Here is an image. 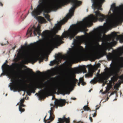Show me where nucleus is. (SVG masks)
<instances>
[{
    "label": "nucleus",
    "mask_w": 123,
    "mask_h": 123,
    "mask_svg": "<svg viewBox=\"0 0 123 123\" xmlns=\"http://www.w3.org/2000/svg\"><path fill=\"white\" fill-rule=\"evenodd\" d=\"M92 90V89H91V90H90L89 91V92H91V91Z\"/></svg>",
    "instance_id": "5fc2aeb1"
},
{
    "label": "nucleus",
    "mask_w": 123,
    "mask_h": 123,
    "mask_svg": "<svg viewBox=\"0 0 123 123\" xmlns=\"http://www.w3.org/2000/svg\"><path fill=\"white\" fill-rule=\"evenodd\" d=\"M23 20V19L22 18H21V21H22Z\"/></svg>",
    "instance_id": "6e6d98bb"
},
{
    "label": "nucleus",
    "mask_w": 123,
    "mask_h": 123,
    "mask_svg": "<svg viewBox=\"0 0 123 123\" xmlns=\"http://www.w3.org/2000/svg\"><path fill=\"white\" fill-rule=\"evenodd\" d=\"M116 77V76H114L113 77L111 78V80L112 81H114Z\"/></svg>",
    "instance_id": "f704fd0d"
},
{
    "label": "nucleus",
    "mask_w": 123,
    "mask_h": 123,
    "mask_svg": "<svg viewBox=\"0 0 123 123\" xmlns=\"http://www.w3.org/2000/svg\"><path fill=\"white\" fill-rule=\"evenodd\" d=\"M89 119L91 121V122H92L93 120H92V117H90L89 118Z\"/></svg>",
    "instance_id": "a19ab883"
},
{
    "label": "nucleus",
    "mask_w": 123,
    "mask_h": 123,
    "mask_svg": "<svg viewBox=\"0 0 123 123\" xmlns=\"http://www.w3.org/2000/svg\"><path fill=\"white\" fill-rule=\"evenodd\" d=\"M17 51V56L13 60L14 62L9 66L6 60L2 66L3 73L0 75L1 77L6 75L11 79L12 82L9 86L14 92L23 91V45Z\"/></svg>",
    "instance_id": "7ed1b4c3"
},
{
    "label": "nucleus",
    "mask_w": 123,
    "mask_h": 123,
    "mask_svg": "<svg viewBox=\"0 0 123 123\" xmlns=\"http://www.w3.org/2000/svg\"><path fill=\"white\" fill-rule=\"evenodd\" d=\"M119 79L121 80L122 81H123V75H122L120 76L119 77Z\"/></svg>",
    "instance_id": "72a5a7b5"
},
{
    "label": "nucleus",
    "mask_w": 123,
    "mask_h": 123,
    "mask_svg": "<svg viewBox=\"0 0 123 123\" xmlns=\"http://www.w3.org/2000/svg\"><path fill=\"white\" fill-rule=\"evenodd\" d=\"M74 57L73 56L71 57L69 59V62H71L74 60Z\"/></svg>",
    "instance_id": "473e14b6"
},
{
    "label": "nucleus",
    "mask_w": 123,
    "mask_h": 123,
    "mask_svg": "<svg viewBox=\"0 0 123 123\" xmlns=\"http://www.w3.org/2000/svg\"><path fill=\"white\" fill-rule=\"evenodd\" d=\"M121 63L123 64V58L122 57Z\"/></svg>",
    "instance_id": "a18cd8bd"
},
{
    "label": "nucleus",
    "mask_w": 123,
    "mask_h": 123,
    "mask_svg": "<svg viewBox=\"0 0 123 123\" xmlns=\"http://www.w3.org/2000/svg\"><path fill=\"white\" fill-rule=\"evenodd\" d=\"M111 13V12H110V11H109V13Z\"/></svg>",
    "instance_id": "0e129e2a"
},
{
    "label": "nucleus",
    "mask_w": 123,
    "mask_h": 123,
    "mask_svg": "<svg viewBox=\"0 0 123 123\" xmlns=\"http://www.w3.org/2000/svg\"><path fill=\"white\" fill-rule=\"evenodd\" d=\"M94 47V48H100L101 47V46L99 45L98 43L97 44H95V46Z\"/></svg>",
    "instance_id": "cd10ccee"
},
{
    "label": "nucleus",
    "mask_w": 123,
    "mask_h": 123,
    "mask_svg": "<svg viewBox=\"0 0 123 123\" xmlns=\"http://www.w3.org/2000/svg\"><path fill=\"white\" fill-rule=\"evenodd\" d=\"M114 94H115L114 93V92H112L111 94H110V95L109 96H111L112 95Z\"/></svg>",
    "instance_id": "79ce46f5"
},
{
    "label": "nucleus",
    "mask_w": 123,
    "mask_h": 123,
    "mask_svg": "<svg viewBox=\"0 0 123 123\" xmlns=\"http://www.w3.org/2000/svg\"><path fill=\"white\" fill-rule=\"evenodd\" d=\"M81 83L80 82H79L78 83V85L79 86H80V84Z\"/></svg>",
    "instance_id": "09e8293b"
},
{
    "label": "nucleus",
    "mask_w": 123,
    "mask_h": 123,
    "mask_svg": "<svg viewBox=\"0 0 123 123\" xmlns=\"http://www.w3.org/2000/svg\"><path fill=\"white\" fill-rule=\"evenodd\" d=\"M75 71L77 73L84 72L86 71V67L84 66H80L76 68Z\"/></svg>",
    "instance_id": "1a4fd4ad"
},
{
    "label": "nucleus",
    "mask_w": 123,
    "mask_h": 123,
    "mask_svg": "<svg viewBox=\"0 0 123 123\" xmlns=\"http://www.w3.org/2000/svg\"><path fill=\"white\" fill-rule=\"evenodd\" d=\"M106 93V92H103V94H105Z\"/></svg>",
    "instance_id": "864d4df0"
},
{
    "label": "nucleus",
    "mask_w": 123,
    "mask_h": 123,
    "mask_svg": "<svg viewBox=\"0 0 123 123\" xmlns=\"http://www.w3.org/2000/svg\"><path fill=\"white\" fill-rule=\"evenodd\" d=\"M25 109L24 108V110H23L24 112L25 111Z\"/></svg>",
    "instance_id": "680f3d73"
},
{
    "label": "nucleus",
    "mask_w": 123,
    "mask_h": 123,
    "mask_svg": "<svg viewBox=\"0 0 123 123\" xmlns=\"http://www.w3.org/2000/svg\"><path fill=\"white\" fill-rule=\"evenodd\" d=\"M119 72V69L115 70L113 72V74L115 76H118Z\"/></svg>",
    "instance_id": "6ab92c4d"
},
{
    "label": "nucleus",
    "mask_w": 123,
    "mask_h": 123,
    "mask_svg": "<svg viewBox=\"0 0 123 123\" xmlns=\"http://www.w3.org/2000/svg\"><path fill=\"white\" fill-rule=\"evenodd\" d=\"M55 63V62L54 60L53 61H51L50 62V64L49 65L50 66H53Z\"/></svg>",
    "instance_id": "7c9ffc66"
},
{
    "label": "nucleus",
    "mask_w": 123,
    "mask_h": 123,
    "mask_svg": "<svg viewBox=\"0 0 123 123\" xmlns=\"http://www.w3.org/2000/svg\"><path fill=\"white\" fill-rule=\"evenodd\" d=\"M85 35H86V36H87V37H88V36L89 35L87 33L85 32Z\"/></svg>",
    "instance_id": "c03bdc74"
},
{
    "label": "nucleus",
    "mask_w": 123,
    "mask_h": 123,
    "mask_svg": "<svg viewBox=\"0 0 123 123\" xmlns=\"http://www.w3.org/2000/svg\"><path fill=\"white\" fill-rule=\"evenodd\" d=\"M32 28H33L34 29L33 33L35 35L37 36V34H38L39 36H40L41 35L40 33V26L39 24L38 25L37 28H35L34 26H33Z\"/></svg>",
    "instance_id": "6e6552de"
},
{
    "label": "nucleus",
    "mask_w": 123,
    "mask_h": 123,
    "mask_svg": "<svg viewBox=\"0 0 123 123\" xmlns=\"http://www.w3.org/2000/svg\"><path fill=\"white\" fill-rule=\"evenodd\" d=\"M112 86L111 83H110L109 84L107 85V88H106V90L108 91H109Z\"/></svg>",
    "instance_id": "393cba45"
},
{
    "label": "nucleus",
    "mask_w": 123,
    "mask_h": 123,
    "mask_svg": "<svg viewBox=\"0 0 123 123\" xmlns=\"http://www.w3.org/2000/svg\"><path fill=\"white\" fill-rule=\"evenodd\" d=\"M58 88V87L57 86H55L54 88H53V90H54L55 91Z\"/></svg>",
    "instance_id": "c9c22d12"
},
{
    "label": "nucleus",
    "mask_w": 123,
    "mask_h": 123,
    "mask_svg": "<svg viewBox=\"0 0 123 123\" xmlns=\"http://www.w3.org/2000/svg\"><path fill=\"white\" fill-rule=\"evenodd\" d=\"M61 91L62 93L64 95L65 94H69L70 92L68 90L67 87L66 86H65L62 89H61Z\"/></svg>",
    "instance_id": "f8f14e48"
},
{
    "label": "nucleus",
    "mask_w": 123,
    "mask_h": 123,
    "mask_svg": "<svg viewBox=\"0 0 123 123\" xmlns=\"http://www.w3.org/2000/svg\"><path fill=\"white\" fill-rule=\"evenodd\" d=\"M66 101L65 99H60L59 100L56 99L55 101V105L51 104H50L51 106H53V107H54L55 106H56V108H57L58 106L62 107L65 105L66 103ZM53 107H51L50 108L51 110L49 111L48 112L50 114V116L49 118L50 119L45 120V118L46 117L44 118V120L45 123H49L50 121L53 120L54 118V116L53 114Z\"/></svg>",
    "instance_id": "39448f33"
},
{
    "label": "nucleus",
    "mask_w": 123,
    "mask_h": 123,
    "mask_svg": "<svg viewBox=\"0 0 123 123\" xmlns=\"http://www.w3.org/2000/svg\"><path fill=\"white\" fill-rule=\"evenodd\" d=\"M43 59H42L41 60H40L39 62V63H40L41 62H42V61H43Z\"/></svg>",
    "instance_id": "8fccbe9b"
},
{
    "label": "nucleus",
    "mask_w": 123,
    "mask_h": 123,
    "mask_svg": "<svg viewBox=\"0 0 123 123\" xmlns=\"http://www.w3.org/2000/svg\"><path fill=\"white\" fill-rule=\"evenodd\" d=\"M53 90L48 87H45L43 89H42L39 94L36 93L38 96L39 99L41 100L46 97L50 96L52 94Z\"/></svg>",
    "instance_id": "423d86ee"
},
{
    "label": "nucleus",
    "mask_w": 123,
    "mask_h": 123,
    "mask_svg": "<svg viewBox=\"0 0 123 123\" xmlns=\"http://www.w3.org/2000/svg\"><path fill=\"white\" fill-rule=\"evenodd\" d=\"M69 50L68 53L71 55H72L76 50V49L74 47H73L72 48H69Z\"/></svg>",
    "instance_id": "dca6fc26"
},
{
    "label": "nucleus",
    "mask_w": 123,
    "mask_h": 123,
    "mask_svg": "<svg viewBox=\"0 0 123 123\" xmlns=\"http://www.w3.org/2000/svg\"><path fill=\"white\" fill-rule=\"evenodd\" d=\"M108 99H109V98H107V100Z\"/></svg>",
    "instance_id": "69168bd1"
},
{
    "label": "nucleus",
    "mask_w": 123,
    "mask_h": 123,
    "mask_svg": "<svg viewBox=\"0 0 123 123\" xmlns=\"http://www.w3.org/2000/svg\"><path fill=\"white\" fill-rule=\"evenodd\" d=\"M36 73L38 74H41V73L39 71H37L36 72Z\"/></svg>",
    "instance_id": "58836bf2"
},
{
    "label": "nucleus",
    "mask_w": 123,
    "mask_h": 123,
    "mask_svg": "<svg viewBox=\"0 0 123 123\" xmlns=\"http://www.w3.org/2000/svg\"><path fill=\"white\" fill-rule=\"evenodd\" d=\"M32 29H31L30 30H28L26 33V35H28V37H30L31 36L32 34Z\"/></svg>",
    "instance_id": "a211bd4d"
},
{
    "label": "nucleus",
    "mask_w": 123,
    "mask_h": 123,
    "mask_svg": "<svg viewBox=\"0 0 123 123\" xmlns=\"http://www.w3.org/2000/svg\"><path fill=\"white\" fill-rule=\"evenodd\" d=\"M100 107V106H99L98 107V108H96V111H95V113H94L93 114V117H96V112H97V110Z\"/></svg>",
    "instance_id": "c756f323"
},
{
    "label": "nucleus",
    "mask_w": 123,
    "mask_h": 123,
    "mask_svg": "<svg viewBox=\"0 0 123 123\" xmlns=\"http://www.w3.org/2000/svg\"><path fill=\"white\" fill-rule=\"evenodd\" d=\"M106 57L107 60L109 61L114 59V55L113 54L109 52L106 55Z\"/></svg>",
    "instance_id": "9b49d317"
},
{
    "label": "nucleus",
    "mask_w": 123,
    "mask_h": 123,
    "mask_svg": "<svg viewBox=\"0 0 123 123\" xmlns=\"http://www.w3.org/2000/svg\"><path fill=\"white\" fill-rule=\"evenodd\" d=\"M93 51L94 52V53L91 55L90 56V57L94 61L96 59V57L97 56V55L95 51V50H94Z\"/></svg>",
    "instance_id": "f3484780"
},
{
    "label": "nucleus",
    "mask_w": 123,
    "mask_h": 123,
    "mask_svg": "<svg viewBox=\"0 0 123 123\" xmlns=\"http://www.w3.org/2000/svg\"><path fill=\"white\" fill-rule=\"evenodd\" d=\"M37 18L39 23L41 24L45 23L47 22L45 20L43 17L39 16Z\"/></svg>",
    "instance_id": "4468645a"
},
{
    "label": "nucleus",
    "mask_w": 123,
    "mask_h": 123,
    "mask_svg": "<svg viewBox=\"0 0 123 123\" xmlns=\"http://www.w3.org/2000/svg\"><path fill=\"white\" fill-rule=\"evenodd\" d=\"M106 70L105 71V72L104 75L105 77L106 80H108L110 76V74L109 73V70L108 68L105 69Z\"/></svg>",
    "instance_id": "2eb2a0df"
},
{
    "label": "nucleus",
    "mask_w": 123,
    "mask_h": 123,
    "mask_svg": "<svg viewBox=\"0 0 123 123\" xmlns=\"http://www.w3.org/2000/svg\"><path fill=\"white\" fill-rule=\"evenodd\" d=\"M49 31L48 30H45L43 32L42 34V36L43 37H45L48 33Z\"/></svg>",
    "instance_id": "412c9836"
},
{
    "label": "nucleus",
    "mask_w": 123,
    "mask_h": 123,
    "mask_svg": "<svg viewBox=\"0 0 123 123\" xmlns=\"http://www.w3.org/2000/svg\"><path fill=\"white\" fill-rule=\"evenodd\" d=\"M92 43H87V45H86V48L87 49H88L89 48H90V46L92 45Z\"/></svg>",
    "instance_id": "a878e982"
},
{
    "label": "nucleus",
    "mask_w": 123,
    "mask_h": 123,
    "mask_svg": "<svg viewBox=\"0 0 123 123\" xmlns=\"http://www.w3.org/2000/svg\"><path fill=\"white\" fill-rule=\"evenodd\" d=\"M31 9L32 10V6H31Z\"/></svg>",
    "instance_id": "13d9d810"
},
{
    "label": "nucleus",
    "mask_w": 123,
    "mask_h": 123,
    "mask_svg": "<svg viewBox=\"0 0 123 123\" xmlns=\"http://www.w3.org/2000/svg\"><path fill=\"white\" fill-rule=\"evenodd\" d=\"M24 48L25 46L24 45V92L26 91L27 94L30 96L31 93L35 92L36 88L32 84H30L27 86L26 89H25L24 74H25L27 78L30 80L31 77L32 75H35V73L32 71L31 69L27 68L24 64L25 62L28 63L35 61L37 59V58H39V56L37 58L35 56L36 52L33 49L29 50L27 52V55L25 57Z\"/></svg>",
    "instance_id": "20e7f679"
},
{
    "label": "nucleus",
    "mask_w": 123,
    "mask_h": 123,
    "mask_svg": "<svg viewBox=\"0 0 123 123\" xmlns=\"http://www.w3.org/2000/svg\"><path fill=\"white\" fill-rule=\"evenodd\" d=\"M78 80L75 79L74 80H73L70 83V84L72 85H75L77 82Z\"/></svg>",
    "instance_id": "b1692460"
},
{
    "label": "nucleus",
    "mask_w": 123,
    "mask_h": 123,
    "mask_svg": "<svg viewBox=\"0 0 123 123\" xmlns=\"http://www.w3.org/2000/svg\"><path fill=\"white\" fill-rule=\"evenodd\" d=\"M0 6H3V4H2L1 2H0Z\"/></svg>",
    "instance_id": "de8ad7c7"
},
{
    "label": "nucleus",
    "mask_w": 123,
    "mask_h": 123,
    "mask_svg": "<svg viewBox=\"0 0 123 123\" xmlns=\"http://www.w3.org/2000/svg\"><path fill=\"white\" fill-rule=\"evenodd\" d=\"M81 83L82 85H83V86L85 85L86 84V83L84 82V81H83Z\"/></svg>",
    "instance_id": "ea45409f"
},
{
    "label": "nucleus",
    "mask_w": 123,
    "mask_h": 123,
    "mask_svg": "<svg viewBox=\"0 0 123 123\" xmlns=\"http://www.w3.org/2000/svg\"><path fill=\"white\" fill-rule=\"evenodd\" d=\"M76 39H80V37L79 36L76 37Z\"/></svg>",
    "instance_id": "37998d69"
},
{
    "label": "nucleus",
    "mask_w": 123,
    "mask_h": 123,
    "mask_svg": "<svg viewBox=\"0 0 123 123\" xmlns=\"http://www.w3.org/2000/svg\"><path fill=\"white\" fill-rule=\"evenodd\" d=\"M97 81L96 80L93 79L92 80L90 81V83L92 84H95L97 82Z\"/></svg>",
    "instance_id": "c85d7f7f"
},
{
    "label": "nucleus",
    "mask_w": 123,
    "mask_h": 123,
    "mask_svg": "<svg viewBox=\"0 0 123 123\" xmlns=\"http://www.w3.org/2000/svg\"><path fill=\"white\" fill-rule=\"evenodd\" d=\"M37 86L38 88L41 89L44 87V85L42 83H39L37 85Z\"/></svg>",
    "instance_id": "aec40b11"
},
{
    "label": "nucleus",
    "mask_w": 123,
    "mask_h": 123,
    "mask_svg": "<svg viewBox=\"0 0 123 123\" xmlns=\"http://www.w3.org/2000/svg\"><path fill=\"white\" fill-rule=\"evenodd\" d=\"M83 80H84L83 78H80L79 82H80L81 83L83 81Z\"/></svg>",
    "instance_id": "e433bc0d"
},
{
    "label": "nucleus",
    "mask_w": 123,
    "mask_h": 123,
    "mask_svg": "<svg viewBox=\"0 0 123 123\" xmlns=\"http://www.w3.org/2000/svg\"><path fill=\"white\" fill-rule=\"evenodd\" d=\"M48 58H47V59H46V61L47 60H48Z\"/></svg>",
    "instance_id": "338daca9"
},
{
    "label": "nucleus",
    "mask_w": 123,
    "mask_h": 123,
    "mask_svg": "<svg viewBox=\"0 0 123 123\" xmlns=\"http://www.w3.org/2000/svg\"><path fill=\"white\" fill-rule=\"evenodd\" d=\"M71 98L72 99L74 100H75L76 99V98Z\"/></svg>",
    "instance_id": "603ef678"
},
{
    "label": "nucleus",
    "mask_w": 123,
    "mask_h": 123,
    "mask_svg": "<svg viewBox=\"0 0 123 123\" xmlns=\"http://www.w3.org/2000/svg\"><path fill=\"white\" fill-rule=\"evenodd\" d=\"M75 41H76V40L75 39H74V42Z\"/></svg>",
    "instance_id": "4d7b16f0"
},
{
    "label": "nucleus",
    "mask_w": 123,
    "mask_h": 123,
    "mask_svg": "<svg viewBox=\"0 0 123 123\" xmlns=\"http://www.w3.org/2000/svg\"><path fill=\"white\" fill-rule=\"evenodd\" d=\"M62 56V55L60 53H59L57 55V56L58 57H61Z\"/></svg>",
    "instance_id": "4c0bfd02"
},
{
    "label": "nucleus",
    "mask_w": 123,
    "mask_h": 123,
    "mask_svg": "<svg viewBox=\"0 0 123 123\" xmlns=\"http://www.w3.org/2000/svg\"><path fill=\"white\" fill-rule=\"evenodd\" d=\"M97 74H98V73H97Z\"/></svg>",
    "instance_id": "e2e57ef3"
},
{
    "label": "nucleus",
    "mask_w": 123,
    "mask_h": 123,
    "mask_svg": "<svg viewBox=\"0 0 123 123\" xmlns=\"http://www.w3.org/2000/svg\"><path fill=\"white\" fill-rule=\"evenodd\" d=\"M5 43H1V45L2 46H3L4 45H6V44H8V41H6V40H5Z\"/></svg>",
    "instance_id": "2f4dec72"
},
{
    "label": "nucleus",
    "mask_w": 123,
    "mask_h": 123,
    "mask_svg": "<svg viewBox=\"0 0 123 123\" xmlns=\"http://www.w3.org/2000/svg\"><path fill=\"white\" fill-rule=\"evenodd\" d=\"M51 70L52 72L54 74H56L57 73L58 69L57 68V67L53 68Z\"/></svg>",
    "instance_id": "4be33fe9"
},
{
    "label": "nucleus",
    "mask_w": 123,
    "mask_h": 123,
    "mask_svg": "<svg viewBox=\"0 0 123 123\" xmlns=\"http://www.w3.org/2000/svg\"><path fill=\"white\" fill-rule=\"evenodd\" d=\"M73 70V69L72 68L69 69L70 72L69 73V75L70 77H72L74 74V73L72 71Z\"/></svg>",
    "instance_id": "5701e85b"
},
{
    "label": "nucleus",
    "mask_w": 123,
    "mask_h": 123,
    "mask_svg": "<svg viewBox=\"0 0 123 123\" xmlns=\"http://www.w3.org/2000/svg\"><path fill=\"white\" fill-rule=\"evenodd\" d=\"M69 2H71L73 6L69 10V13L62 20L56 24L53 29V32L56 34L60 30L61 25L73 15L75 8L81 4V1L77 0H39V4L32 12V15L36 17L43 12V15L45 18L50 22L51 20L50 18V16L48 13L51 11H56L59 7Z\"/></svg>",
    "instance_id": "f03ea898"
},
{
    "label": "nucleus",
    "mask_w": 123,
    "mask_h": 123,
    "mask_svg": "<svg viewBox=\"0 0 123 123\" xmlns=\"http://www.w3.org/2000/svg\"><path fill=\"white\" fill-rule=\"evenodd\" d=\"M16 47V46H15L14 47L12 48V49L13 50H14L15 49Z\"/></svg>",
    "instance_id": "49530a36"
},
{
    "label": "nucleus",
    "mask_w": 123,
    "mask_h": 123,
    "mask_svg": "<svg viewBox=\"0 0 123 123\" xmlns=\"http://www.w3.org/2000/svg\"><path fill=\"white\" fill-rule=\"evenodd\" d=\"M19 104V109L20 111L21 112V113L23 112V109L22 107H23V98H22L20 100L19 102L18 103L16 106L18 105Z\"/></svg>",
    "instance_id": "9d476101"
},
{
    "label": "nucleus",
    "mask_w": 123,
    "mask_h": 123,
    "mask_svg": "<svg viewBox=\"0 0 123 123\" xmlns=\"http://www.w3.org/2000/svg\"><path fill=\"white\" fill-rule=\"evenodd\" d=\"M83 108L85 111L86 110L88 111L89 110V108L88 107L87 105L84 106Z\"/></svg>",
    "instance_id": "bb28decb"
},
{
    "label": "nucleus",
    "mask_w": 123,
    "mask_h": 123,
    "mask_svg": "<svg viewBox=\"0 0 123 123\" xmlns=\"http://www.w3.org/2000/svg\"><path fill=\"white\" fill-rule=\"evenodd\" d=\"M113 92L115 93H116L117 92L116 91H115Z\"/></svg>",
    "instance_id": "3c124183"
},
{
    "label": "nucleus",
    "mask_w": 123,
    "mask_h": 123,
    "mask_svg": "<svg viewBox=\"0 0 123 123\" xmlns=\"http://www.w3.org/2000/svg\"><path fill=\"white\" fill-rule=\"evenodd\" d=\"M16 56V55H15V57Z\"/></svg>",
    "instance_id": "774afa93"
},
{
    "label": "nucleus",
    "mask_w": 123,
    "mask_h": 123,
    "mask_svg": "<svg viewBox=\"0 0 123 123\" xmlns=\"http://www.w3.org/2000/svg\"><path fill=\"white\" fill-rule=\"evenodd\" d=\"M88 67L89 68L88 73L85 75V76L86 77H92L93 75L94 71L92 69L90 70L89 67Z\"/></svg>",
    "instance_id": "ddd939ff"
},
{
    "label": "nucleus",
    "mask_w": 123,
    "mask_h": 123,
    "mask_svg": "<svg viewBox=\"0 0 123 123\" xmlns=\"http://www.w3.org/2000/svg\"><path fill=\"white\" fill-rule=\"evenodd\" d=\"M108 43L107 48L106 47H104L102 48L101 49L100 53V55L102 57L104 55H106L107 53L106 52V51L108 48L109 49V50L111 49H110V47H109V43ZM112 47L111 49H112Z\"/></svg>",
    "instance_id": "0eeeda50"
},
{
    "label": "nucleus",
    "mask_w": 123,
    "mask_h": 123,
    "mask_svg": "<svg viewBox=\"0 0 123 123\" xmlns=\"http://www.w3.org/2000/svg\"><path fill=\"white\" fill-rule=\"evenodd\" d=\"M93 2L92 7L94 11L95 16L91 14L88 17L84 19L82 21L78 22L76 24L72 25L70 27L68 31H65V38L69 37L71 40L74 38L75 36L80 31H83L87 27H90L92 25L93 22H95L98 20L100 21L105 20L106 22L104 23V26H100L97 29L101 33L104 32L106 28L109 27L110 25L113 26L118 25L120 21V19L116 18L111 20L110 18H112L114 15L118 14L120 9L123 8V5H120L119 7H116L115 3H113L111 6V9L113 13L109 15H105L102 14L99 11L102 10V5L104 2L105 0H92Z\"/></svg>",
    "instance_id": "f257e3e1"
},
{
    "label": "nucleus",
    "mask_w": 123,
    "mask_h": 123,
    "mask_svg": "<svg viewBox=\"0 0 123 123\" xmlns=\"http://www.w3.org/2000/svg\"><path fill=\"white\" fill-rule=\"evenodd\" d=\"M102 91H103V90H100V92H102Z\"/></svg>",
    "instance_id": "bf43d9fd"
},
{
    "label": "nucleus",
    "mask_w": 123,
    "mask_h": 123,
    "mask_svg": "<svg viewBox=\"0 0 123 123\" xmlns=\"http://www.w3.org/2000/svg\"><path fill=\"white\" fill-rule=\"evenodd\" d=\"M116 90H118V88H117L116 89Z\"/></svg>",
    "instance_id": "052dcab7"
}]
</instances>
